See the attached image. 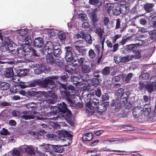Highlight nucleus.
<instances>
[{
	"instance_id": "obj_1",
	"label": "nucleus",
	"mask_w": 156,
	"mask_h": 156,
	"mask_svg": "<svg viewBox=\"0 0 156 156\" xmlns=\"http://www.w3.org/2000/svg\"><path fill=\"white\" fill-rule=\"evenodd\" d=\"M58 78L57 76H51L45 78L43 81L39 80H36L37 84L41 86L42 87L46 88L48 87L52 90L54 91L56 88V85L53 79H56Z\"/></svg>"
},
{
	"instance_id": "obj_2",
	"label": "nucleus",
	"mask_w": 156,
	"mask_h": 156,
	"mask_svg": "<svg viewBox=\"0 0 156 156\" xmlns=\"http://www.w3.org/2000/svg\"><path fill=\"white\" fill-rule=\"evenodd\" d=\"M58 111L62 112V116L66 119H69L71 115L72 114L70 110L67 109L66 105L63 102H61L58 105Z\"/></svg>"
},
{
	"instance_id": "obj_3",
	"label": "nucleus",
	"mask_w": 156,
	"mask_h": 156,
	"mask_svg": "<svg viewBox=\"0 0 156 156\" xmlns=\"http://www.w3.org/2000/svg\"><path fill=\"white\" fill-rule=\"evenodd\" d=\"M99 105V100L95 98H93L87 102L86 104L87 108L89 111V112L93 115L95 112V107L98 106Z\"/></svg>"
},
{
	"instance_id": "obj_4",
	"label": "nucleus",
	"mask_w": 156,
	"mask_h": 156,
	"mask_svg": "<svg viewBox=\"0 0 156 156\" xmlns=\"http://www.w3.org/2000/svg\"><path fill=\"white\" fill-rule=\"evenodd\" d=\"M61 87L64 89V90L61 91L60 92L61 94L63 96L66 98L67 101L71 103H73V99L75 98V96L74 95L70 94L69 92L67 91L65 85L61 84Z\"/></svg>"
},
{
	"instance_id": "obj_5",
	"label": "nucleus",
	"mask_w": 156,
	"mask_h": 156,
	"mask_svg": "<svg viewBox=\"0 0 156 156\" xmlns=\"http://www.w3.org/2000/svg\"><path fill=\"white\" fill-rule=\"evenodd\" d=\"M58 135L61 140L67 142L66 144L63 145V146H67L69 145L70 140L69 137V133L67 131H59L58 132Z\"/></svg>"
},
{
	"instance_id": "obj_6",
	"label": "nucleus",
	"mask_w": 156,
	"mask_h": 156,
	"mask_svg": "<svg viewBox=\"0 0 156 156\" xmlns=\"http://www.w3.org/2000/svg\"><path fill=\"white\" fill-rule=\"evenodd\" d=\"M65 50L66 54L65 58L66 60L68 62L72 61L73 59V53L74 51L73 49L71 47L67 46L65 47Z\"/></svg>"
},
{
	"instance_id": "obj_7",
	"label": "nucleus",
	"mask_w": 156,
	"mask_h": 156,
	"mask_svg": "<svg viewBox=\"0 0 156 156\" xmlns=\"http://www.w3.org/2000/svg\"><path fill=\"white\" fill-rule=\"evenodd\" d=\"M52 42L51 41H47L44 45L42 51V54H44V53L46 52L47 53H51L52 51L54 49L55 46Z\"/></svg>"
},
{
	"instance_id": "obj_8",
	"label": "nucleus",
	"mask_w": 156,
	"mask_h": 156,
	"mask_svg": "<svg viewBox=\"0 0 156 156\" xmlns=\"http://www.w3.org/2000/svg\"><path fill=\"white\" fill-rule=\"evenodd\" d=\"M151 84H148L146 87V89L149 93L152 92L154 90V87L156 89V76H154L150 79Z\"/></svg>"
},
{
	"instance_id": "obj_9",
	"label": "nucleus",
	"mask_w": 156,
	"mask_h": 156,
	"mask_svg": "<svg viewBox=\"0 0 156 156\" xmlns=\"http://www.w3.org/2000/svg\"><path fill=\"white\" fill-rule=\"evenodd\" d=\"M143 108L140 106H136L133 109V114L134 117L138 118L142 114Z\"/></svg>"
},
{
	"instance_id": "obj_10",
	"label": "nucleus",
	"mask_w": 156,
	"mask_h": 156,
	"mask_svg": "<svg viewBox=\"0 0 156 156\" xmlns=\"http://www.w3.org/2000/svg\"><path fill=\"white\" fill-rule=\"evenodd\" d=\"M74 47L76 50L80 52V50L85 47L84 41L82 40L76 41L74 43Z\"/></svg>"
},
{
	"instance_id": "obj_11",
	"label": "nucleus",
	"mask_w": 156,
	"mask_h": 156,
	"mask_svg": "<svg viewBox=\"0 0 156 156\" xmlns=\"http://www.w3.org/2000/svg\"><path fill=\"white\" fill-rule=\"evenodd\" d=\"M46 69V67L45 66L42 64L38 65L36 69H34V72L35 74L39 75Z\"/></svg>"
},
{
	"instance_id": "obj_12",
	"label": "nucleus",
	"mask_w": 156,
	"mask_h": 156,
	"mask_svg": "<svg viewBox=\"0 0 156 156\" xmlns=\"http://www.w3.org/2000/svg\"><path fill=\"white\" fill-rule=\"evenodd\" d=\"M22 113L23 115L21 117L25 120L32 119L34 118L31 112L24 111Z\"/></svg>"
},
{
	"instance_id": "obj_13",
	"label": "nucleus",
	"mask_w": 156,
	"mask_h": 156,
	"mask_svg": "<svg viewBox=\"0 0 156 156\" xmlns=\"http://www.w3.org/2000/svg\"><path fill=\"white\" fill-rule=\"evenodd\" d=\"M118 6L120 8L119 10H121L123 8H125L126 10H129L128 3L125 0H122L119 2L118 3Z\"/></svg>"
},
{
	"instance_id": "obj_14",
	"label": "nucleus",
	"mask_w": 156,
	"mask_h": 156,
	"mask_svg": "<svg viewBox=\"0 0 156 156\" xmlns=\"http://www.w3.org/2000/svg\"><path fill=\"white\" fill-rule=\"evenodd\" d=\"M4 75L7 78H11L13 76V70L11 68H6L4 71Z\"/></svg>"
},
{
	"instance_id": "obj_15",
	"label": "nucleus",
	"mask_w": 156,
	"mask_h": 156,
	"mask_svg": "<svg viewBox=\"0 0 156 156\" xmlns=\"http://www.w3.org/2000/svg\"><path fill=\"white\" fill-rule=\"evenodd\" d=\"M23 147L25 151L29 154L31 155L34 153V148L32 146L25 145L23 146Z\"/></svg>"
},
{
	"instance_id": "obj_16",
	"label": "nucleus",
	"mask_w": 156,
	"mask_h": 156,
	"mask_svg": "<svg viewBox=\"0 0 156 156\" xmlns=\"http://www.w3.org/2000/svg\"><path fill=\"white\" fill-rule=\"evenodd\" d=\"M93 137V135L91 133H85L83 134L82 139L83 140L88 141L91 140Z\"/></svg>"
},
{
	"instance_id": "obj_17",
	"label": "nucleus",
	"mask_w": 156,
	"mask_h": 156,
	"mask_svg": "<svg viewBox=\"0 0 156 156\" xmlns=\"http://www.w3.org/2000/svg\"><path fill=\"white\" fill-rule=\"evenodd\" d=\"M34 45L37 47L40 48L43 45V39L41 37L36 38L34 41Z\"/></svg>"
},
{
	"instance_id": "obj_18",
	"label": "nucleus",
	"mask_w": 156,
	"mask_h": 156,
	"mask_svg": "<svg viewBox=\"0 0 156 156\" xmlns=\"http://www.w3.org/2000/svg\"><path fill=\"white\" fill-rule=\"evenodd\" d=\"M60 47L59 44L57 43L56 45L55 46V47L53 50V55H54L55 57H58L61 53V51L60 49Z\"/></svg>"
},
{
	"instance_id": "obj_19",
	"label": "nucleus",
	"mask_w": 156,
	"mask_h": 156,
	"mask_svg": "<svg viewBox=\"0 0 156 156\" xmlns=\"http://www.w3.org/2000/svg\"><path fill=\"white\" fill-rule=\"evenodd\" d=\"M92 70V69L90 66L87 65H83L81 67L82 71L84 73H89Z\"/></svg>"
},
{
	"instance_id": "obj_20",
	"label": "nucleus",
	"mask_w": 156,
	"mask_h": 156,
	"mask_svg": "<svg viewBox=\"0 0 156 156\" xmlns=\"http://www.w3.org/2000/svg\"><path fill=\"white\" fill-rule=\"evenodd\" d=\"M89 3L91 5H95L98 7H100L102 4V1L99 0H89Z\"/></svg>"
},
{
	"instance_id": "obj_21",
	"label": "nucleus",
	"mask_w": 156,
	"mask_h": 156,
	"mask_svg": "<svg viewBox=\"0 0 156 156\" xmlns=\"http://www.w3.org/2000/svg\"><path fill=\"white\" fill-rule=\"evenodd\" d=\"M106 109V108L105 106L104 105L103 106L102 105H99L98 106L95 107V112H101L105 110Z\"/></svg>"
},
{
	"instance_id": "obj_22",
	"label": "nucleus",
	"mask_w": 156,
	"mask_h": 156,
	"mask_svg": "<svg viewBox=\"0 0 156 156\" xmlns=\"http://www.w3.org/2000/svg\"><path fill=\"white\" fill-rule=\"evenodd\" d=\"M91 93L92 95H96L98 97H100L101 91V89L99 88H97L96 90H91Z\"/></svg>"
},
{
	"instance_id": "obj_23",
	"label": "nucleus",
	"mask_w": 156,
	"mask_h": 156,
	"mask_svg": "<svg viewBox=\"0 0 156 156\" xmlns=\"http://www.w3.org/2000/svg\"><path fill=\"white\" fill-rule=\"evenodd\" d=\"M17 55L21 58H24L26 55L25 51L23 48H20L17 50Z\"/></svg>"
},
{
	"instance_id": "obj_24",
	"label": "nucleus",
	"mask_w": 156,
	"mask_h": 156,
	"mask_svg": "<svg viewBox=\"0 0 156 156\" xmlns=\"http://www.w3.org/2000/svg\"><path fill=\"white\" fill-rule=\"evenodd\" d=\"M10 87L9 84L7 83H2L0 84V88L3 90H6L8 89Z\"/></svg>"
},
{
	"instance_id": "obj_25",
	"label": "nucleus",
	"mask_w": 156,
	"mask_h": 156,
	"mask_svg": "<svg viewBox=\"0 0 156 156\" xmlns=\"http://www.w3.org/2000/svg\"><path fill=\"white\" fill-rule=\"evenodd\" d=\"M50 53H48L46 59L47 62L51 64L54 62V59L52 55Z\"/></svg>"
},
{
	"instance_id": "obj_26",
	"label": "nucleus",
	"mask_w": 156,
	"mask_h": 156,
	"mask_svg": "<svg viewBox=\"0 0 156 156\" xmlns=\"http://www.w3.org/2000/svg\"><path fill=\"white\" fill-rule=\"evenodd\" d=\"M154 6V4L146 2L144 5V10H150Z\"/></svg>"
},
{
	"instance_id": "obj_27",
	"label": "nucleus",
	"mask_w": 156,
	"mask_h": 156,
	"mask_svg": "<svg viewBox=\"0 0 156 156\" xmlns=\"http://www.w3.org/2000/svg\"><path fill=\"white\" fill-rule=\"evenodd\" d=\"M54 149L55 152L59 153H62L63 151V147L58 145L54 146Z\"/></svg>"
},
{
	"instance_id": "obj_28",
	"label": "nucleus",
	"mask_w": 156,
	"mask_h": 156,
	"mask_svg": "<svg viewBox=\"0 0 156 156\" xmlns=\"http://www.w3.org/2000/svg\"><path fill=\"white\" fill-rule=\"evenodd\" d=\"M49 119L50 121V124L54 127H56L57 124L55 122V121L58 118L56 117H54L52 118H50Z\"/></svg>"
},
{
	"instance_id": "obj_29",
	"label": "nucleus",
	"mask_w": 156,
	"mask_h": 156,
	"mask_svg": "<svg viewBox=\"0 0 156 156\" xmlns=\"http://www.w3.org/2000/svg\"><path fill=\"white\" fill-rule=\"evenodd\" d=\"M90 16L92 17V20L93 22L94 23L98 21V19L97 16L95 13V11H92L90 13Z\"/></svg>"
},
{
	"instance_id": "obj_30",
	"label": "nucleus",
	"mask_w": 156,
	"mask_h": 156,
	"mask_svg": "<svg viewBox=\"0 0 156 156\" xmlns=\"http://www.w3.org/2000/svg\"><path fill=\"white\" fill-rule=\"evenodd\" d=\"M46 32L49 36L51 37L55 35V32L53 29H48L46 30Z\"/></svg>"
},
{
	"instance_id": "obj_31",
	"label": "nucleus",
	"mask_w": 156,
	"mask_h": 156,
	"mask_svg": "<svg viewBox=\"0 0 156 156\" xmlns=\"http://www.w3.org/2000/svg\"><path fill=\"white\" fill-rule=\"evenodd\" d=\"M17 33L19 34L21 36H24L27 34V29H21L17 30Z\"/></svg>"
},
{
	"instance_id": "obj_32",
	"label": "nucleus",
	"mask_w": 156,
	"mask_h": 156,
	"mask_svg": "<svg viewBox=\"0 0 156 156\" xmlns=\"http://www.w3.org/2000/svg\"><path fill=\"white\" fill-rule=\"evenodd\" d=\"M132 58V56L131 55H128L127 56L121 57V61L122 62H127L131 60Z\"/></svg>"
},
{
	"instance_id": "obj_33",
	"label": "nucleus",
	"mask_w": 156,
	"mask_h": 156,
	"mask_svg": "<svg viewBox=\"0 0 156 156\" xmlns=\"http://www.w3.org/2000/svg\"><path fill=\"white\" fill-rule=\"evenodd\" d=\"M71 79L73 81L74 84H77L79 83L80 79L79 77L74 76H72Z\"/></svg>"
},
{
	"instance_id": "obj_34",
	"label": "nucleus",
	"mask_w": 156,
	"mask_h": 156,
	"mask_svg": "<svg viewBox=\"0 0 156 156\" xmlns=\"http://www.w3.org/2000/svg\"><path fill=\"white\" fill-rule=\"evenodd\" d=\"M95 32L97 33L100 36L102 37L103 33H104V30L103 29L100 28L95 30Z\"/></svg>"
},
{
	"instance_id": "obj_35",
	"label": "nucleus",
	"mask_w": 156,
	"mask_h": 156,
	"mask_svg": "<svg viewBox=\"0 0 156 156\" xmlns=\"http://www.w3.org/2000/svg\"><path fill=\"white\" fill-rule=\"evenodd\" d=\"M117 94L118 96H119L121 98H122L123 96L125 95L124 94V90L122 88H119L117 91Z\"/></svg>"
},
{
	"instance_id": "obj_36",
	"label": "nucleus",
	"mask_w": 156,
	"mask_h": 156,
	"mask_svg": "<svg viewBox=\"0 0 156 156\" xmlns=\"http://www.w3.org/2000/svg\"><path fill=\"white\" fill-rule=\"evenodd\" d=\"M110 68L109 67H106L102 71V73L104 75H106L110 73Z\"/></svg>"
},
{
	"instance_id": "obj_37",
	"label": "nucleus",
	"mask_w": 156,
	"mask_h": 156,
	"mask_svg": "<svg viewBox=\"0 0 156 156\" xmlns=\"http://www.w3.org/2000/svg\"><path fill=\"white\" fill-rule=\"evenodd\" d=\"M101 71L98 70H95L93 73V75L94 77L96 78V79H98L100 76Z\"/></svg>"
},
{
	"instance_id": "obj_38",
	"label": "nucleus",
	"mask_w": 156,
	"mask_h": 156,
	"mask_svg": "<svg viewBox=\"0 0 156 156\" xmlns=\"http://www.w3.org/2000/svg\"><path fill=\"white\" fill-rule=\"evenodd\" d=\"M114 6V5L110 3H106L105 5L106 10H113Z\"/></svg>"
},
{
	"instance_id": "obj_39",
	"label": "nucleus",
	"mask_w": 156,
	"mask_h": 156,
	"mask_svg": "<svg viewBox=\"0 0 156 156\" xmlns=\"http://www.w3.org/2000/svg\"><path fill=\"white\" fill-rule=\"evenodd\" d=\"M85 40L88 44H90L92 43V40L91 37L89 34H87L85 37Z\"/></svg>"
},
{
	"instance_id": "obj_40",
	"label": "nucleus",
	"mask_w": 156,
	"mask_h": 156,
	"mask_svg": "<svg viewBox=\"0 0 156 156\" xmlns=\"http://www.w3.org/2000/svg\"><path fill=\"white\" fill-rule=\"evenodd\" d=\"M145 116H148L150 113V109L149 108H144L142 110V113Z\"/></svg>"
},
{
	"instance_id": "obj_41",
	"label": "nucleus",
	"mask_w": 156,
	"mask_h": 156,
	"mask_svg": "<svg viewBox=\"0 0 156 156\" xmlns=\"http://www.w3.org/2000/svg\"><path fill=\"white\" fill-rule=\"evenodd\" d=\"M89 57L91 58H93L95 57L96 54L94 50L90 49L89 51Z\"/></svg>"
},
{
	"instance_id": "obj_42",
	"label": "nucleus",
	"mask_w": 156,
	"mask_h": 156,
	"mask_svg": "<svg viewBox=\"0 0 156 156\" xmlns=\"http://www.w3.org/2000/svg\"><path fill=\"white\" fill-rule=\"evenodd\" d=\"M57 95L55 93H51L49 94V97L51 98L54 100L53 101H51V102L52 103H55V101L56 100L57 98Z\"/></svg>"
},
{
	"instance_id": "obj_43",
	"label": "nucleus",
	"mask_w": 156,
	"mask_h": 156,
	"mask_svg": "<svg viewBox=\"0 0 156 156\" xmlns=\"http://www.w3.org/2000/svg\"><path fill=\"white\" fill-rule=\"evenodd\" d=\"M79 18L83 21H86L87 20V17L85 14L83 13L80 14L79 15Z\"/></svg>"
},
{
	"instance_id": "obj_44",
	"label": "nucleus",
	"mask_w": 156,
	"mask_h": 156,
	"mask_svg": "<svg viewBox=\"0 0 156 156\" xmlns=\"http://www.w3.org/2000/svg\"><path fill=\"white\" fill-rule=\"evenodd\" d=\"M110 21L109 18L107 17H105L103 19V23L105 26H108L110 24Z\"/></svg>"
},
{
	"instance_id": "obj_45",
	"label": "nucleus",
	"mask_w": 156,
	"mask_h": 156,
	"mask_svg": "<svg viewBox=\"0 0 156 156\" xmlns=\"http://www.w3.org/2000/svg\"><path fill=\"white\" fill-rule=\"evenodd\" d=\"M133 75V74L131 73H129L126 76L125 78V81L126 82H129Z\"/></svg>"
},
{
	"instance_id": "obj_46",
	"label": "nucleus",
	"mask_w": 156,
	"mask_h": 156,
	"mask_svg": "<svg viewBox=\"0 0 156 156\" xmlns=\"http://www.w3.org/2000/svg\"><path fill=\"white\" fill-rule=\"evenodd\" d=\"M87 156H95L96 153L94 151H89L87 152Z\"/></svg>"
},
{
	"instance_id": "obj_47",
	"label": "nucleus",
	"mask_w": 156,
	"mask_h": 156,
	"mask_svg": "<svg viewBox=\"0 0 156 156\" xmlns=\"http://www.w3.org/2000/svg\"><path fill=\"white\" fill-rule=\"evenodd\" d=\"M131 56H132V58H139L141 56V54L139 51H136L135 52L134 55H132Z\"/></svg>"
},
{
	"instance_id": "obj_48",
	"label": "nucleus",
	"mask_w": 156,
	"mask_h": 156,
	"mask_svg": "<svg viewBox=\"0 0 156 156\" xmlns=\"http://www.w3.org/2000/svg\"><path fill=\"white\" fill-rule=\"evenodd\" d=\"M58 37L60 40H63L66 38L65 34L63 32L60 33L58 35Z\"/></svg>"
},
{
	"instance_id": "obj_49",
	"label": "nucleus",
	"mask_w": 156,
	"mask_h": 156,
	"mask_svg": "<svg viewBox=\"0 0 156 156\" xmlns=\"http://www.w3.org/2000/svg\"><path fill=\"white\" fill-rule=\"evenodd\" d=\"M51 145H50L49 144L43 143L42 144L40 145L39 146V147L40 148H42L44 149H48V148H49V146Z\"/></svg>"
},
{
	"instance_id": "obj_50",
	"label": "nucleus",
	"mask_w": 156,
	"mask_h": 156,
	"mask_svg": "<svg viewBox=\"0 0 156 156\" xmlns=\"http://www.w3.org/2000/svg\"><path fill=\"white\" fill-rule=\"evenodd\" d=\"M24 41L27 44L30 45L31 42V37L30 36L27 37L25 38Z\"/></svg>"
},
{
	"instance_id": "obj_51",
	"label": "nucleus",
	"mask_w": 156,
	"mask_h": 156,
	"mask_svg": "<svg viewBox=\"0 0 156 156\" xmlns=\"http://www.w3.org/2000/svg\"><path fill=\"white\" fill-rule=\"evenodd\" d=\"M12 154L14 156H19L20 155V152L18 150L14 149L12 151Z\"/></svg>"
},
{
	"instance_id": "obj_52",
	"label": "nucleus",
	"mask_w": 156,
	"mask_h": 156,
	"mask_svg": "<svg viewBox=\"0 0 156 156\" xmlns=\"http://www.w3.org/2000/svg\"><path fill=\"white\" fill-rule=\"evenodd\" d=\"M30 51L34 56L38 57L40 55V54H39L38 52H37V51L34 49H32Z\"/></svg>"
},
{
	"instance_id": "obj_53",
	"label": "nucleus",
	"mask_w": 156,
	"mask_h": 156,
	"mask_svg": "<svg viewBox=\"0 0 156 156\" xmlns=\"http://www.w3.org/2000/svg\"><path fill=\"white\" fill-rule=\"evenodd\" d=\"M146 87L145 84L143 82H139V86L138 88L140 90H142L144 88Z\"/></svg>"
},
{
	"instance_id": "obj_54",
	"label": "nucleus",
	"mask_w": 156,
	"mask_h": 156,
	"mask_svg": "<svg viewBox=\"0 0 156 156\" xmlns=\"http://www.w3.org/2000/svg\"><path fill=\"white\" fill-rule=\"evenodd\" d=\"M9 133L8 130L5 128H3L1 132V134L2 135H6Z\"/></svg>"
},
{
	"instance_id": "obj_55",
	"label": "nucleus",
	"mask_w": 156,
	"mask_h": 156,
	"mask_svg": "<svg viewBox=\"0 0 156 156\" xmlns=\"http://www.w3.org/2000/svg\"><path fill=\"white\" fill-rule=\"evenodd\" d=\"M121 37V35L119 34L115 35L113 36L112 38L113 39V43H115L116 42V40L120 38Z\"/></svg>"
},
{
	"instance_id": "obj_56",
	"label": "nucleus",
	"mask_w": 156,
	"mask_h": 156,
	"mask_svg": "<svg viewBox=\"0 0 156 156\" xmlns=\"http://www.w3.org/2000/svg\"><path fill=\"white\" fill-rule=\"evenodd\" d=\"M136 48L134 44H131L127 46V48L128 50H132Z\"/></svg>"
},
{
	"instance_id": "obj_57",
	"label": "nucleus",
	"mask_w": 156,
	"mask_h": 156,
	"mask_svg": "<svg viewBox=\"0 0 156 156\" xmlns=\"http://www.w3.org/2000/svg\"><path fill=\"white\" fill-rule=\"evenodd\" d=\"M13 76V79L14 82L17 83L20 82V78L19 76L15 75Z\"/></svg>"
},
{
	"instance_id": "obj_58",
	"label": "nucleus",
	"mask_w": 156,
	"mask_h": 156,
	"mask_svg": "<svg viewBox=\"0 0 156 156\" xmlns=\"http://www.w3.org/2000/svg\"><path fill=\"white\" fill-rule=\"evenodd\" d=\"M121 57H115L114 58V60L115 62L117 64H119V63L122 62Z\"/></svg>"
},
{
	"instance_id": "obj_59",
	"label": "nucleus",
	"mask_w": 156,
	"mask_h": 156,
	"mask_svg": "<svg viewBox=\"0 0 156 156\" xmlns=\"http://www.w3.org/2000/svg\"><path fill=\"white\" fill-rule=\"evenodd\" d=\"M142 78L143 79L146 80L148 78L149 76V74L148 73H143L142 74Z\"/></svg>"
},
{
	"instance_id": "obj_60",
	"label": "nucleus",
	"mask_w": 156,
	"mask_h": 156,
	"mask_svg": "<svg viewBox=\"0 0 156 156\" xmlns=\"http://www.w3.org/2000/svg\"><path fill=\"white\" fill-rule=\"evenodd\" d=\"M47 138H49V139H52L53 138L55 137V134H48L46 135Z\"/></svg>"
},
{
	"instance_id": "obj_61",
	"label": "nucleus",
	"mask_w": 156,
	"mask_h": 156,
	"mask_svg": "<svg viewBox=\"0 0 156 156\" xmlns=\"http://www.w3.org/2000/svg\"><path fill=\"white\" fill-rule=\"evenodd\" d=\"M108 95L107 94H105L102 96V98L103 101L108 100Z\"/></svg>"
},
{
	"instance_id": "obj_62",
	"label": "nucleus",
	"mask_w": 156,
	"mask_h": 156,
	"mask_svg": "<svg viewBox=\"0 0 156 156\" xmlns=\"http://www.w3.org/2000/svg\"><path fill=\"white\" fill-rule=\"evenodd\" d=\"M120 80V77L119 76H115L112 79V81L113 82H117Z\"/></svg>"
},
{
	"instance_id": "obj_63",
	"label": "nucleus",
	"mask_w": 156,
	"mask_h": 156,
	"mask_svg": "<svg viewBox=\"0 0 156 156\" xmlns=\"http://www.w3.org/2000/svg\"><path fill=\"white\" fill-rule=\"evenodd\" d=\"M78 63L80 65H81L83 64L85 60V58L83 57H81L79 59H77Z\"/></svg>"
},
{
	"instance_id": "obj_64",
	"label": "nucleus",
	"mask_w": 156,
	"mask_h": 156,
	"mask_svg": "<svg viewBox=\"0 0 156 156\" xmlns=\"http://www.w3.org/2000/svg\"><path fill=\"white\" fill-rule=\"evenodd\" d=\"M9 124L11 126H15L16 125V122L14 120H11L9 122Z\"/></svg>"
}]
</instances>
